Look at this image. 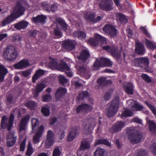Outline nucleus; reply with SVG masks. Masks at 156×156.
Wrapping results in <instances>:
<instances>
[{
	"mask_svg": "<svg viewBox=\"0 0 156 156\" xmlns=\"http://www.w3.org/2000/svg\"><path fill=\"white\" fill-rule=\"evenodd\" d=\"M25 10V8L20 3L17 4L14 8L12 12L2 22L3 26L10 24L15 19L24 14Z\"/></svg>",
	"mask_w": 156,
	"mask_h": 156,
	"instance_id": "obj_1",
	"label": "nucleus"
},
{
	"mask_svg": "<svg viewBox=\"0 0 156 156\" xmlns=\"http://www.w3.org/2000/svg\"><path fill=\"white\" fill-rule=\"evenodd\" d=\"M133 65L136 67H139L144 69L147 72L151 73L152 69L149 67V60L146 57L136 58L133 61Z\"/></svg>",
	"mask_w": 156,
	"mask_h": 156,
	"instance_id": "obj_2",
	"label": "nucleus"
},
{
	"mask_svg": "<svg viewBox=\"0 0 156 156\" xmlns=\"http://www.w3.org/2000/svg\"><path fill=\"white\" fill-rule=\"evenodd\" d=\"M119 97L117 96L111 102L106 111V113L109 117L114 116L117 112L119 109Z\"/></svg>",
	"mask_w": 156,
	"mask_h": 156,
	"instance_id": "obj_3",
	"label": "nucleus"
},
{
	"mask_svg": "<svg viewBox=\"0 0 156 156\" xmlns=\"http://www.w3.org/2000/svg\"><path fill=\"white\" fill-rule=\"evenodd\" d=\"M3 55L8 60L12 61L17 57V53L15 47L13 45L8 46L4 51Z\"/></svg>",
	"mask_w": 156,
	"mask_h": 156,
	"instance_id": "obj_4",
	"label": "nucleus"
},
{
	"mask_svg": "<svg viewBox=\"0 0 156 156\" xmlns=\"http://www.w3.org/2000/svg\"><path fill=\"white\" fill-rule=\"evenodd\" d=\"M134 128H129L127 129V133H130L129 139L132 143H139L143 137V134L139 132L135 131Z\"/></svg>",
	"mask_w": 156,
	"mask_h": 156,
	"instance_id": "obj_5",
	"label": "nucleus"
},
{
	"mask_svg": "<svg viewBox=\"0 0 156 156\" xmlns=\"http://www.w3.org/2000/svg\"><path fill=\"white\" fill-rule=\"evenodd\" d=\"M14 119V116L13 114L10 115L8 122L7 119L5 115L2 116L1 124V127L4 129L7 128V130L9 131L13 126Z\"/></svg>",
	"mask_w": 156,
	"mask_h": 156,
	"instance_id": "obj_6",
	"label": "nucleus"
},
{
	"mask_svg": "<svg viewBox=\"0 0 156 156\" xmlns=\"http://www.w3.org/2000/svg\"><path fill=\"white\" fill-rule=\"evenodd\" d=\"M49 66L52 68H56L60 71H68L70 69L69 67L65 63L58 64L57 60L55 58L51 59L49 62Z\"/></svg>",
	"mask_w": 156,
	"mask_h": 156,
	"instance_id": "obj_7",
	"label": "nucleus"
},
{
	"mask_svg": "<svg viewBox=\"0 0 156 156\" xmlns=\"http://www.w3.org/2000/svg\"><path fill=\"white\" fill-rule=\"evenodd\" d=\"M30 118L29 115H26L22 119L20 122L18 128L19 133L20 136L23 137L24 135Z\"/></svg>",
	"mask_w": 156,
	"mask_h": 156,
	"instance_id": "obj_8",
	"label": "nucleus"
},
{
	"mask_svg": "<svg viewBox=\"0 0 156 156\" xmlns=\"http://www.w3.org/2000/svg\"><path fill=\"white\" fill-rule=\"evenodd\" d=\"M103 49L107 51L110 52L112 55L116 58H119L121 57V53L123 51V49L122 47L120 48L119 51L117 47H113L111 48L109 45L103 46L102 48Z\"/></svg>",
	"mask_w": 156,
	"mask_h": 156,
	"instance_id": "obj_9",
	"label": "nucleus"
},
{
	"mask_svg": "<svg viewBox=\"0 0 156 156\" xmlns=\"http://www.w3.org/2000/svg\"><path fill=\"white\" fill-rule=\"evenodd\" d=\"M113 65V63L109 59L101 58L97 59L94 62V67L95 68L103 67L105 66L110 67Z\"/></svg>",
	"mask_w": 156,
	"mask_h": 156,
	"instance_id": "obj_10",
	"label": "nucleus"
},
{
	"mask_svg": "<svg viewBox=\"0 0 156 156\" xmlns=\"http://www.w3.org/2000/svg\"><path fill=\"white\" fill-rule=\"evenodd\" d=\"M102 30L105 34L109 35L111 37H116L117 35V30L113 25L106 24L103 27Z\"/></svg>",
	"mask_w": 156,
	"mask_h": 156,
	"instance_id": "obj_11",
	"label": "nucleus"
},
{
	"mask_svg": "<svg viewBox=\"0 0 156 156\" xmlns=\"http://www.w3.org/2000/svg\"><path fill=\"white\" fill-rule=\"evenodd\" d=\"M106 41L105 37L100 35H95L93 38H90L88 41L89 43L91 45L96 46L98 45L99 42H105Z\"/></svg>",
	"mask_w": 156,
	"mask_h": 156,
	"instance_id": "obj_12",
	"label": "nucleus"
},
{
	"mask_svg": "<svg viewBox=\"0 0 156 156\" xmlns=\"http://www.w3.org/2000/svg\"><path fill=\"white\" fill-rule=\"evenodd\" d=\"M76 45L75 41L68 40L63 41L62 47L64 49L68 51H71L75 48Z\"/></svg>",
	"mask_w": 156,
	"mask_h": 156,
	"instance_id": "obj_13",
	"label": "nucleus"
},
{
	"mask_svg": "<svg viewBox=\"0 0 156 156\" xmlns=\"http://www.w3.org/2000/svg\"><path fill=\"white\" fill-rule=\"evenodd\" d=\"M125 126V122L122 121H118L113 125L112 128L109 129V131L112 133H116L121 130Z\"/></svg>",
	"mask_w": 156,
	"mask_h": 156,
	"instance_id": "obj_14",
	"label": "nucleus"
},
{
	"mask_svg": "<svg viewBox=\"0 0 156 156\" xmlns=\"http://www.w3.org/2000/svg\"><path fill=\"white\" fill-rule=\"evenodd\" d=\"M93 109L92 106L88 104H82L79 105L76 108V112L77 113L81 112L87 113L91 111Z\"/></svg>",
	"mask_w": 156,
	"mask_h": 156,
	"instance_id": "obj_15",
	"label": "nucleus"
},
{
	"mask_svg": "<svg viewBox=\"0 0 156 156\" xmlns=\"http://www.w3.org/2000/svg\"><path fill=\"white\" fill-rule=\"evenodd\" d=\"M17 138L14 133L9 132L7 137V146L9 147L13 146L16 143Z\"/></svg>",
	"mask_w": 156,
	"mask_h": 156,
	"instance_id": "obj_16",
	"label": "nucleus"
},
{
	"mask_svg": "<svg viewBox=\"0 0 156 156\" xmlns=\"http://www.w3.org/2000/svg\"><path fill=\"white\" fill-rule=\"evenodd\" d=\"M53 136L54 134L52 131L51 130H49L47 133L46 141V146L47 148H49L54 144Z\"/></svg>",
	"mask_w": 156,
	"mask_h": 156,
	"instance_id": "obj_17",
	"label": "nucleus"
},
{
	"mask_svg": "<svg viewBox=\"0 0 156 156\" xmlns=\"http://www.w3.org/2000/svg\"><path fill=\"white\" fill-rule=\"evenodd\" d=\"M44 130L43 126H41L39 128L35 135L33 137V142L34 144H37L40 142V138L42 136Z\"/></svg>",
	"mask_w": 156,
	"mask_h": 156,
	"instance_id": "obj_18",
	"label": "nucleus"
},
{
	"mask_svg": "<svg viewBox=\"0 0 156 156\" xmlns=\"http://www.w3.org/2000/svg\"><path fill=\"white\" fill-rule=\"evenodd\" d=\"M90 57V54L87 50H83L80 53V55L78 57V59L82 61L85 62Z\"/></svg>",
	"mask_w": 156,
	"mask_h": 156,
	"instance_id": "obj_19",
	"label": "nucleus"
},
{
	"mask_svg": "<svg viewBox=\"0 0 156 156\" xmlns=\"http://www.w3.org/2000/svg\"><path fill=\"white\" fill-rule=\"evenodd\" d=\"M78 71L81 74L84 76L86 79L89 78L90 76L89 70L87 69L85 66H82L79 67Z\"/></svg>",
	"mask_w": 156,
	"mask_h": 156,
	"instance_id": "obj_20",
	"label": "nucleus"
},
{
	"mask_svg": "<svg viewBox=\"0 0 156 156\" xmlns=\"http://www.w3.org/2000/svg\"><path fill=\"white\" fill-rule=\"evenodd\" d=\"M29 65V62L27 60H23L15 64L14 67L16 69H22L28 66Z\"/></svg>",
	"mask_w": 156,
	"mask_h": 156,
	"instance_id": "obj_21",
	"label": "nucleus"
},
{
	"mask_svg": "<svg viewBox=\"0 0 156 156\" xmlns=\"http://www.w3.org/2000/svg\"><path fill=\"white\" fill-rule=\"evenodd\" d=\"M29 65V62L27 60H23L15 64L14 67L16 69H22L28 66Z\"/></svg>",
	"mask_w": 156,
	"mask_h": 156,
	"instance_id": "obj_22",
	"label": "nucleus"
},
{
	"mask_svg": "<svg viewBox=\"0 0 156 156\" xmlns=\"http://www.w3.org/2000/svg\"><path fill=\"white\" fill-rule=\"evenodd\" d=\"M90 144L88 139H83L81 141L79 148L80 150L83 151L89 149L90 147Z\"/></svg>",
	"mask_w": 156,
	"mask_h": 156,
	"instance_id": "obj_23",
	"label": "nucleus"
},
{
	"mask_svg": "<svg viewBox=\"0 0 156 156\" xmlns=\"http://www.w3.org/2000/svg\"><path fill=\"white\" fill-rule=\"evenodd\" d=\"M136 47L135 48V52L138 55L144 54L145 51V48L144 45L140 42L136 43Z\"/></svg>",
	"mask_w": 156,
	"mask_h": 156,
	"instance_id": "obj_24",
	"label": "nucleus"
},
{
	"mask_svg": "<svg viewBox=\"0 0 156 156\" xmlns=\"http://www.w3.org/2000/svg\"><path fill=\"white\" fill-rule=\"evenodd\" d=\"M55 21L57 23L59 24L61 26L62 30L64 31H66L69 27L68 25L61 18H56Z\"/></svg>",
	"mask_w": 156,
	"mask_h": 156,
	"instance_id": "obj_25",
	"label": "nucleus"
},
{
	"mask_svg": "<svg viewBox=\"0 0 156 156\" xmlns=\"http://www.w3.org/2000/svg\"><path fill=\"white\" fill-rule=\"evenodd\" d=\"M79 128L78 126L75 127L73 130L70 133L68 136V140L69 141H72L78 134Z\"/></svg>",
	"mask_w": 156,
	"mask_h": 156,
	"instance_id": "obj_26",
	"label": "nucleus"
},
{
	"mask_svg": "<svg viewBox=\"0 0 156 156\" xmlns=\"http://www.w3.org/2000/svg\"><path fill=\"white\" fill-rule=\"evenodd\" d=\"M7 69L2 65H0V82L4 81L5 76L8 73Z\"/></svg>",
	"mask_w": 156,
	"mask_h": 156,
	"instance_id": "obj_27",
	"label": "nucleus"
},
{
	"mask_svg": "<svg viewBox=\"0 0 156 156\" xmlns=\"http://www.w3.org/2000/svg\"><path fill=\"white\" fill-rule=\"evenodd\" d=\"M66 92V88L59 87L55 93V96L56 99H59L62 95H64Z\"/></svg>",
	"mask_w": 156,
	"mask_h": 156,
	"instance_id": "obj_28",
	"label": "nucleus"
},
{
	"mask_svg": "<svg viewBox=\"0 0 156 156\" xmlns=\"http://www.w3.org/2000/svg\"><path fill=\"white\" fill-rule=\"evenodd\" d=\"M149 130L151 133L156 134V124L153 121L149 120L148 122Z\"/></svg>",
	"mask_w": 156,
	"mask_h": 156,
	"instance_id": "obj_29",
	"label": "nucleus"
},
{
	"mask_svg": "<svg viewBox=\"0 0 156 156\" xmlns=\"http://www.w3.org/2000/svg\"><path fill=\"white\" fill-rule=\"evenodd\" d=\"M28 24V23L25 21H22L18 23L15 24V28L18 30L24 29L26 28Z\"/></svg>",
	"mask_w": 156,
	"mask_h": 156,
	"instance_id": "obj_30",
	"label": "nucleus"
},
{
	"mask_svg": "<svg viewBox=\"0 0 156 156\" xmlns=\"http://www.w3.org/2000/svg\"><path fill=\"white\" fill-rule=\"evenodd\" d=\"M44 73V70L41 69H39L36 71L35 74L32 77V82L34 83L36 80L41 76L43 75Z\"/></svg>",
	"mask_w": 156,
	"mask_h": 156,
	"instance_id": "obj_31",
	"label": "nucleus"
},
{
	"mask_svg": "<svg viewBox=\"0 0 156 156\" xmlns=\"http://www.w3.org/2000/svg\"><path fill=\"white\" fill-rule=\"evenodd\" d=\"M94 156H107L105 149L98 147L94 153Z\"/></svg>",
	"mask_w": 156,
	"mask_h": 156,
	"instance_id": "obj_32",
	"label": "nucleus"
},
{
	"mask_svg": "<svg viewBox=\"0 0 156 156\" xmlns=\"http://www.w3.org/2000/svg\"><path fill=\"white\" fill-rule=\"evenodd\" d=\"M74 36L77 37L80 40H84L86 37V35L83 31L79 30L75 31L73 33Z\"/></svg>",
	"mask_w": 156,
	"mask_h": 156,
	"instance_id": "obj_33",
	"label": "nucleus"
},
{
	"mask_svg": "<svg viewBox=\"0 0 156 156\" xmlns=\"http://www.w3.org/2000/svg\"><path fill=\"white\" fill-rule=\"evenodd\" d=\"M46 17L45 16L43 15L37 16L36 17H34L32 18V20L35 23H44Z\"/></svg>",
	"mask_w": 156,
	"mask_h": 156,
	"instance_id": "obj_34",
	"label": "nucleus"
},
{
	"mask_svg": "<svg viewBox=\"0 0 156 156\" xmlns=\"http://www.w3.org/2000/svg\"><path fill=\"white\" fill-rule=\"evenodd\" d=\"M145 44L147 48L150 50H153L156 49V46L151 41L145 38Z\"/></svg>",
	"mask_w": 156,
	"mask_h": 156,
	"instance_id": "obj_35",
	"label": "nucleus"
},
{
	"mask_svg": "<svg viewBox=\"0 0 156 156\" xmlns=\"http://www.w3.org/2000/svg\"><path fill=\"white\" fill-rule=\"evenodd\" d=\"M97 82L100 85L104 86L110 83V81L107 80L105 77H101L98 80Z\"/></svg>",
	"mask_w": 156,
	"mask_h": 156,
	"instance_id": "obj_36",
	"label": "nucleus"
},
{
	"mask_svg": "<svg viewBox=\"0 0 156 156\" xmlns=\"http://www.w3.org/2000/svg\"><path fill=\"white\" fill-rule=\"evenodd\" d=\"M99 144H103L108 146H111L110 143L106 139H100L98 140L95 144V145Z\"/></svg>",
	"mask_w": 156,
	"mask_h": 156,
	"instance_id": "obj_37",
	"label": "nucleus"
},
{
	"mask_svg": "<svg viewBox=\"0 0 156 156\" xmlns=\"http://www.w3.org/2000/svg\"><path fill=\"white\" fill-rule=\"evenodd\" d=\"M132 112L128 109H125L122 113L120 115L121 118L123 119L124 118L129 117L132 115Z\"/></svg>",
	"mask_w": 156,
	"mask_h": 156,
	"instance_id": "obj_38",
	"label": "nucleus"
},
{
	"mask_svg": "<svg viewBox=\"0 0 156 156\" xmlns=\"http://www.w3.org/2000/svg\"><path fill=\"white\" fill-rule=\"evenodd\" d=\"M45 87V84L43 83H41L37 85L35 90L37 95H38V93L42 91Z\"/></svg>",
	"mask_w": 156,
	"mask_h": 156,
	"instance_id": "obj_39",
	"label": "nucleus"
},
{
	"mask_svg": "<svg viewBox=\"0 0 156 156\" xmlns=\"http://www.w3.org/2000/svg\"><path fill=\"white\" fill-rule=\"evenodd\" d=\"M25 106L31 110L34 109L36 106V103L33 101H28L25 104Z\"/></svg>",
	"mask_w": 156,
	"mask_h": 156,
	"instance_id": "obj_40",
	"label": "nucleus"
},
{
	"mask_svg": "<svg viewBox=\"0 0 156 156\" xmlns=\"http://www.w3.org/2000/svg\"><path fill=\"white\" fill-rule=\"evenodd\" d=\"M126 92L129 94H133V90L132 86L131 84H129L124 87Z\"/></svg>",
	"mask_w": 156,
	"mask_h": 156,
	"instance_id": "obj_41",
	"label": "nucleus"
},
{
	"mask_svg": "<svg viewBox=\"0 0 156 156\" xmlns=\"http://www.w3.org/2000/svg\"><path fill=\"white\" fill-rule=\"evenodd\" d=\"M144 103L150 109L154 115L156 117V108L147 101H146Z\"/></svg>",
	"mask_w": 156,
	"mask_h": 156,
	"instance_id": "obj_42",
	"label": "nucleus"
},
{
	"mask_svg": "<svg viewBox=\"0 0 156 156\" xmlns=\"http://www.w3.org/2000/svg\"><path fill=\"white\" fill-rule=\"evenodd\" d=\"M49 109L50 107L48 106L43 107L41 109V112L44 116H48L50 114Z\"/></svg>",
	"mask_w": 156,
	"mask_h": 156,
	"instance_id": "obj_43",
	"label": "nucleus"
},
{
	"mask_svg": "<svg viewBox=\"0 0 156 156\" xmlns=\"http://www.w3.org/2000/svg\"><path fill=\"white\" fill-rule=\"evenodd\" d=\"M34 152L33 148L32 147V144L30 142L28 144L27 146V151L26 152V155L27 156H30Z\"/></svg>",
	"mask_w": 156,
	"mask_h": 156,
	"instance_id": "obj_44",
	"label": "nucleus"
},
{
	"mask_svg": "<svg viewBox=\"0 0 156 156\" xmlns=\"http://www.w3.org/2000/svg\"><path fill=\"white\" fill-rule=\"evenodd\" d=\"M117 17L119 18L120 20L122 22L126 23L127 22V19L125 16L122 14L118 13L117 14Z\"/></svg>",
	"mask_w": 156,
	"mask_h": 156,
	"instance_id": "obj_45",
	"label": "nucleus"
},
{
	"mask_svg": "<svg viewBox=\"0 0 156 156\" xmlns=\"http://www.w3.org/2000/svg\"><path fill=\"white\" fill-rule=\"evenodd\" d=\"M84 18L87 21H90L94 22L95 18L94 15L86 14L84 15Z\"/></svg>",
	"mask_w": 156,
	"mask_h": 156,
	"instance_id": "obj_46",
	"label": "nucleus"
},
{
	"mask_svg": "<svg viewBox=\"0 0 156 156\" xmlns=\"http://www.w3.org/2000/svg\"><path fill=\"white\" fill-rule=\"evenodd\" d=\"M58 78L60 83L62 85H64L67 84V80L64 76L60 75L59 76Z\"/></svg>",
	"mask_w": 156,
	"mask_h": 156,
	"instance_id": "obj_47",
	"label": "nucleus"
},
{
	"mask_svg": "<svg viewBox=\"0 0 156 156\" xmlns=\"http://www.w3.org/2000/svg\"><path fill=\"white\" fill-rule=\"evenodd\" d=\"M39 122L38 120L35 118H33L31 120V124L32 126L33 130L35 129L36 126L38 125Z\"/></svg>",
	"mask_w": 156,
	"mask_h": 156,
	"instance_id": "obj_48",
	"label": "nucleus"
},
{
	"mask_svg": "<svg viewBox=\"0 0 156 156\" xmlns=\"http://www.w3.org/2000/svg\"><path fill=\"white\" fill-rule=\"evenodd\" d=\"M42 100L44 102H49L51 99L52 98L49 94H47L42 97Z\"/></svg>",
	"mask_w": 156,
	"mask_h": 156,
	"instance_id": "obj_49",
	"label": "nucleus"
},
{
	"mask_svg": "<svg viewBox=\"0 0 156 156\" xmlns=\"http://www.w3.org/2000/svg\"><path fill=\"white\" fill-rule=\"evenodd\" d=\"M141 77L143 80L148 83H150L152 81L150 77L147 74H142Z\"/></svg>",
	"mask_w": 156,
	"mask_h": 156,
	"instance_id": "obj_50",
	"label": "nucleus"
},
{
	"mask_svg": "<svg viewBox=\"0 0 156 156\" xmlns=\"http://www.w3.org/2000/svg\"><path fill=\"white\" fill-rule=\"evenodd\" d=\"M89 96L88 92L86 91H82L79 94V98L83 99L85 98H87Z\"/></svg>",
	"mask_w": 156,
	"mask_h": 156,
	"instance_id": "obj_51",
	"label": "nucleus"
},
{
	"mask_svg": "<svg viewBox=\"0 0 156 156\" xmlns=\"http://www.w3.org/2000/svg\"><path fill=\"white\" fill-rule=\"evenodd\" d=\"M41 7L47 11H49L50 6V4L47 3V2H43L41 3Z\"/></svg>",
	"mask_w": 156,
	"mask_h": 156,
	"instance_id": "obj_52",
	"label": "nucleus"
},
{
	"mask_svg": "<svg viewBox=\"0 0 156 156\" xmlns=\"http://www.w3.org/2000/svg\"><path fill=\"white\" fill-rule=\"evenodd\" d=\"M132 108H135L137 110L141 111L143 109V106L142 105L140 104L138 102L135 103L134 105L132 106Z\"/></svg>",
	"mask_w": 156,
	"mask_h": 156,
	"instance_id": "obj_53",
	"label": "nucleus"
},
{
	"mask_svg": "<svg viewBox=\"0 0 156 156\" xmlns=\"http://www.w3.org/2000/svg\"><path fill=\"white\" fill-rule=\"evenodd\" d=\"M140 30L148 38H150L151 37V35L148 32L147 30L145 28L143 27H141L140 28Z\"/></svg>",
	"mask_w": 156,
	"mask_h": 156,
	"instance_id": "obj_54",
	"label": "nucleus"
},
{
	"mask_svg": "<svg viewBox=\"0 0 156 156\" xmlns=\"http://www.w3.org/2000/svg\"><path fill=\"white\" fill-rule=\"evenodd\" d=\"M13 97L12 95L7 96L6 99V102L7 105H9L13 103Z\"/></svg>",
	"mask_w": 156,
	"mask_h": 156,
	"instance_id": "obj_55",
	"label": "nucleus"
},
{
	"mask_svg": "<svg viewBox=\"0 0 156 156\" xmlns=\"http://www.w3.org/2000/svg\"><path fill=\"white\" fill-rule=\"evenodd\" d=\"M150 149L152 153L156 156V143H154L151 144L150 146Z\"/></svg>",
	"mask_w": 156,
	"mask_h": 156,
	"instance_id": "obj_56",
	"label": "nucleus"
},
{
	"mask_svg": "<svg viewBox=\"0 0 156 156\" xmlns=\"http://www.w3.org/2000/svg\"><path fill=\"white\" fill-rule=\"evenodd\" d=\"M61 152L58 147L55 148L53 153L52 156H59L60 155Z\"/></svg>",
	"mask_w": 156,
	"mask_h": 156,
	"instance_id": "obj_57",
	"label": "nucleus"
},
{
	"mask_svg": "<svg viewBox=\"0 0 156 156\" xmlns=\"http://www.w3.org/2000/svg\"><path fill=\"white\" fill-rule=\"evenodd\" d=\"M54 34L56 36H58L61 37L62 36V33L58 29L57 27L55 28L54 29Z\"/></svg>",
	"mask_w": 156,
	"mask_h": 156,
	"instance_id": "obj_58",
	"label": "nucleus"
},
{
	"mask_svg": "<svg viewBox=\"0 0 156 156\" xmlns=\"http://www.w3.org/2000/svg\"><path fill=\"white\" fill-rule=\"evenodd\" d=\"M31 73V71L29 69L26 70L21 72V74L24 77H27Z\"/></svg>",
	"mask_w": 156,
	"mask_h": 156,
	"instance_id": "obj_59",
	"label": "nucleus"
},
{
	"mask_svg": "<svg viewBox=\"0 0 156 156\" xmlns=\"http://www.w3.org/2000/svg\"><path fill=\"white\" fill-rule=\"evenodd\" d=\"M137 155L138 156H147V154L145 151L143 150H141L138 151Z\"/></svg>",
	"mask_w": 156,
	"mask_h": 156,
	"instance_id": "obj_60",
	"label": "nucleus"
},
{
	"mask_svg": "<svg viewBox=\"0 0 156 156\" xmlns=\"http://www.w3.org/2000/svg\"><path fill=\"white\" fill-rule=\"evenodd\" d=\"M30 36L35 38L37 34V32L36 30H30L29 32Z\"/></svg>",
	"mask_w": 156,
	"mask_h": 156,
	"instance_id": "obj_61",
	"label": "nucleus"
},
{
	"mask_svg": "<svg viewBox=\"0 0 156 156\" xmlns=\"http://www.w3.org/2000/svg\"><path fill=\"white\" fill-rule=\"evenodd\" d=\"M64 133L65 132L63 130L61 129L59 130V132L58 134L61 140H62V138L64 137L65 136Z\"/></svg>",
	"mask_w": 156,
	"mask_h": 156,
	"instance_id": "obj_62",
	"label": "nucleus"
},
{
	"mask_svg": "<svg viewBox=\"0 0 156 156\" xmlns=\"http://www.w3.org/2000/svg\"><path fill=\"white\" fill-rule=\"evenodd\" d=\"M25 141L23 140L20 144V151H24L25 147Z\"/></svg>",
	"mask_w": 156,
	"mask_h": 156,
	"instance_id": "obj_63",
	"label": "nucleus"
},
{
	"mask_svg": "<svg viewBox=\"0 0 156 156\" xmlns=\"http://www.w3.org/2000/svg\"><path fill=\"white\" fill-rule=\"evenodd\" d=\"M12 40L14 42L17 41L19 42L21 41V37L19 36H16L12 37Z\"/></svg>",
	"mask_w": 156,
	"mask_h": 156,
	"instance_id": "obj_64",
	"label": "nucleus"
}]
</instances>
